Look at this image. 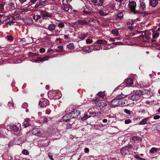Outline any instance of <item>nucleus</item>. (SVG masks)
Here are the masks:
<instances>
[{"label": "nucleus", "instance_id": "49", "mask_svg": "<svg viewBox=\"0 0 160 160\" xmlns=\"http://www.w3.org/2000/svg\"><path fill=\"white\" fill-rule=\"evenodd\" d=\"M58 26L60 28H62L64 26V24L62 22H60L58 23Z\"/></svg>", "mask_w": 160, "mask_h": 160}, {"label": "nucleus", "instance_id": "46", "mask_svg": "<svg viewBox=\"0 0 160 160\" xmlns=\"http://www.w3.org/2000/svg\"><path fill=\"white\" fill-rule=\"evenodd\" d=\"M123 14L122 12H119L117 14V16L118 18H121L123 16Z\"/></svg>", "mask_w": 160, "mask_h": 160}, {"label": "nucleus", "instance_id": "34", "mask_svg": "<svg viewBox=\"0 0 160 160\" xmlns=\"http://www.w3.org/2000/svg\"><path fill=\"white\" fill-rule=\"evenodd\" d=\"M132 139L134 141H141L142 140V139L141 138H140L139 137L137 136H134L132 137Z\"/></svg>", "mask_w": 160, "mask_h": 160}, {"label": "nucleus", "instance_id": "20", "mask_svg": "<svg viewBox=\"0 0 160 160\" xmlns=\"http://www.w3.org/2000/svg\"><path fill=\"white\" fill-rule=\"evenodd\" d=\"M11 130L15 132H17L19 130V128L16 125H13L11 127Z\"/></svg>", "mask_w": 160, "mask_h": 160}, {"label": "nucleus", "instance_id": "44", "mask_svg": "<svg viewBox=\"0 0 160 160\" xmlns=\"http://www.w3.org/2000/svg\"><path fill=\"white\" fill-rule=\"evenodd\" d=\"M99 101V99L98 98L94 99L92 100V102L95 103L96 104H96L98 103L99 102H98Z\"/></svg>", "mask_w": 160, "mask_h": 160}, {"label": "nucleus", "instance_id": "36", "mask_svg": "<svg viewBox=\"0 0 160 160\" xmlns=\"http://www.w3.org/2000/svg\"><path fill=\"white\" fill-rule=\"evenodd\" d=\"M41 18V16L39 15H34L33 16V18L36 20H37Z\"/></svg>", "mask_w": 160, "mask_h": 160}, {"label": "nucleus", "instance_id": "27", "mask_svg": "<svg viewBox=\"0 0 160 160\" xmlns=\"http://www.w3.org/2000/svg\"><path fill=\"white\" fill-rule=\"evenodd\" d=\"M107 41L105 40H99L97 41V44H104V43H107Z\"/></svg>", "mask_w": 160, "mask_h": 160}, {"label": "nucleus", "instance_id": "37", "mask_svg": "<svg viewBox=\"0 0 160 160\" xmlns=\"http://www.w3.org/2000/svg\"><path fill=\"white\" fill-rule=\"evenodd\" d=\"M98 13L101 15L102 16H105L108 15L107 14L105 13L102 10H100L99 11Z\"/></svg>", "mask_w": 160, "mask_h": 160}, {"label": "nucleus", "instance_id": "45", "mask_svg": "<svg viewBox=\"0 0 160 160\" xmlns=\"http://www.w3.org/2000/svg\"><path fill=\"white\" fill-rule=\"evenodd\" d=\"M34 60L36 62H38V61L42 62V58L40 57L37 58L36 59H34Z\"/></svg>", "mask_w": 160, "mask_h": 160}, {"label": "nucleus", "instance_id": "62", "mask_svg": "<svg viewBox=\"0 0 160 160\" xmlns=\"http://www.w3.org/2000/svg\"><path fill=\"white\" fill-rule=\"evenodd\" d=\"M84 151L85 153H88L89 152V149L87 148H84Z\"/></svg>", "mask_w": 160, "mask_h": 160}, {"label": "nucleus", "instance_id": "11", "mask_svg": "<svg viewBox=\"0 0 160 160\" xmlns=\"http://www.w3.org/2000/svg\"><path fill=\"white\" fill-rule=\"evenodd\" d=\"M92 2L97 5H101L103 3V0H92Z\"/></svg>", "mask_w": 160, "mask_h": 160}, {"label": "nucleus", "instance_id": "57", "mask_svg": "<svg viewBox=\"0 0 160 160\" xmlns=\"http://www.w3.org/2000/svg\"><path fill=\"white\" fill-rule=\"evenodd\" d=\"M36 54H37L36 53H32L31 52H29V56L31 57H33L34 56H35Z\"/></svg>", "mask_w": 160, "mask_h": 160}, {"label": "nucleus", "instance_id": "61", "mask_svg": "<svg viewBox=\"0 0 160 160\" xmlns=\"http://www.w3.org/2000/svg\"><path fill=\"white\" fill-rule=\"evenodd\" d=\"M51 112V110L49 109H48L46 111V113L48 114H49Z\"/></svg>", "mask_w": 160, "mask_h": 160}, {"label": "nucleus", "instance_id": "58", "mask_svg": "<svg viewBox=\"0 0 160 160\" xmlns=\"http://www.w3.org/2000/svg\"><path fill=\"white\" fill-rule=\"evenodd\" d=\"M48 122V119L46 117H44L43 118V120L42 122L44 123L45 122Z\"/></svg>", "mask_w": 160, "mask_h": 160}, {"label": "nucleus", "instance_id": "50", "mask_svg": "<svg viewBox=\"0 0 160 160\" xmlns=\"http://www.w3.org/2000/svg\"><path fill=\"white\" fill-rule=\"evenodd\" d=\"M131 122V120L130 119H126L124 121L125 123L126 124H128L130 123Z\"/></svg>", "mask_w": 160, "mask_h": 160}, {"label": "nucleus", "instance_id": "25", "mask_svg": "<svg viewBox=\"0 0 160 160\" xmlns=\"http://www.w3.org/2000/svg\"><path fill=\"white\" fill-rule=\"evenodd\" d=\"M83 14L85 15H88L90 16H92V12H91L87 11L86 10H84L83 11Z\"/></svg>", "mask_w": 160, "mask_h": 160}, {"label": "nucleus", "instance_id": "10", "mask_svg": "<svg viewBox=\"0 0 160 160\" xmlns=\"http://www.w3.org/2000/svg\"><path fill=\"white\" fill-rule=\"evenodd\" d=\"M119 105H123L127 103V101L126 99L122 98H119Z\"/></svg>", "mask_w": 160, "mask_h": 160}, {"label": "nucleus", "instance_id": "5", "mask_svg": "<svg viewBox=\"0 0 160 160\" xmlns=\"http://www.w3.org/2000/svg\"><path fill=\"white\" fill-rule=\"evenodd\" d=\"M107 104L106 103L103 102H99L96 104V106L99 107L101 109L103 110L105 109L107 106Z\"/></svg>", "mask_w": 160, "mask_h": 160}, {"label": "nucleus", "instance_id": "48", "mask_svg": "<svg viewBox=\"0 0 160 160\" xmlns=\"http://www.w3.org/2000/svg\"><path fill=\"white\" fill-rule=\"evenodd\" d=\"M6 38L8 40L10 41H12L13 39L12 37L11 36H7L6 37Z\"/></svg>", "mask_w": 160, "mask_h": 160}, {"label": "nucleus", "instance_id": "31", "mask_svg": "<svg viewBox=\"0 0 160 160\" xmlns=\"http://www.w3.org/2000/svg\"><path fill=\"white\" fill-rule=\"evenodd\" d=\"M82 50L84 52H91L92 51L89 47L83 48L82 49Z\"/></svg>", "mask_w": 160, "mask_h": 160}, {"label": "nucleus", "instance_id": "35", "mask_svg": "<svg viewBox=\"0 0 160 160\" xmlns=\"http://www.w3.org/2000/svg\"><path fill=\"white\" fill-rule=\"evenodd\" d=\"M157 148H155L153 147L151 148L150 151V152L153 153L157 152Z\"/></svg>", "mask_w": 160, "mask_h": 160}, {"label": "nucleus", "instance_id": "30", "mask_svg": "<svg viewBox=\"0 0 160 160\" xmlns=\"http://www.w3.org/2000/svg\"><path fill=\"white\" fill-rule=\"evenodd\" d=\"M140 8L143 10L146 9V5L145 3L144 2H142L140 4Z\"/></svg>", "mask_w": 160, "mask_h": 160}, {"label": "nucleus", "instance_id": "39", "mask_svg": "<svg viewBox=\"0 0 160 160\" xmlns=\"http://www.w3.org/2000/svg\"><path fill=\"white\" fill-rule=\"evenodd\" d=\"M90 117V115L88 116L87 114H85L84 117L82 118V119L83 121H84Z\"/></svg>", "mask_w": 160, "mask_h": 160}, {"label": "nucleus", "instance_id": "28", "mask_svg": "<svg viewBox=\"0 0 160 160\" xmlns=\"http://www.w3.org/2000/svg\"><path fill=\"white\" fill-rule=\"evenodd\" d=\"M98 95L99 98H103L105 95V93L102 92H100L98 93Z\"/></svg>", "mask_w": 160, "mask_h": 160}, {"label": "nucleus", "instance_id": "7", "mask_svg": "<svg viewBox=\"0 0 160 160\" xmlns=\"http://www.w3.org/2000/svg\"><path fill=\"white\" fill-rule=\"evenodd\" d=\"M40 12L41 16L43 18L51 17V15L49 13L45 11H41Z\"/></svg>", "mask_w": 160, "mask_h": 160}, {"label": "nucleus", "instance_id": "63", "mask_svg": "<svg viewBox=\"0 0 160 160\" xmlns=\"http://www.w3.org/2000/svg\"><path fill=\"white\" fill-rule=\"evenodd\" d=\"M40 52L41 53L44 52L45 51V49L44 48H42L39 50Z\"/></svg>", "mask_w": 160, "mask_h": 160}, {"label": "nucleus", "instance_id": "23", "mask_svg": "<svg viewBox=\"0 0 160 160\" xmlns=\"http://www.w3.org/2000/svg\"><path fill=\"white\" fill-rule=\"evenodd\" d=\"M55 25L54 24H50L48 27V29L50 31L53 30L55 29Z\"/></svg>", "mask_w": 160, "mask_h": 160}, {"label": "nucleus", "instance_id": "43", "mask_svg": "<svg viewBox=\"0 0 160 160\" xmlns=\"http://www.w3.org/2000/svg\"><path fill=\"white\" fill-rule=\"evenodd\" d=\"M50 58V57L49 56H46L42 58V62L48 60V59Z\"/></svg>", "mask_w": 160, "mask_h": 160}, {"label": "nucleus", "instance_id": "1", "mask_svg": "<svg viewBox=\"0 0 160 160\" xmlns=\"http://www.w3.org/2000/svg\"><path fill=\"white\" fill-rule=\"evenodd\" d=\"M49 103V101L47 99H43L42 101H40L39 102V105L41 107H45L48 105Z\"/></svg>", "mask_w": 160, "mask_h": 160}, {"label": "nucleus", "instance_id": "60", "mask_svg": "<svg viewBox=\"0 0 160 160\" xmlns=\"http://www.w3.org/2000/svg\"><path fill=\"white\" fill-rule=\"evenodd\" d=\"M37 0H30V2L31 4H34L35 3Z\"/></svg>", "mask_w": 160, "mask_h": 160}, {"label": "nucleus", "instance_id": "18", "mask_svg": "<svg viewBox=\"0 0 160 160\" xmlns=\"http://www.w3.org/2000/svg\"><path fill=\"white\" fill-rule=\"evenodd\" d=\"M44 2H40L38 3H37L35 6L34 7L35 8H42V6L44 5Z\"/></svg>", "mask_w": 160, "mask_h": 160}, {"label": "nucleus", "instance_id": "42", "mask_svg": "<svg viewBox=\"0 0 160 160\" xmlns=\"http://www.w3.org/2000/svg\"><path fill=\"white\" fill-rule=\"evenodd\" d=\"M22 153L24 155H28L29 154V152L27 150L24 149L22 151Z\"/></svg>", "mask_w": 160, "mask_h": 160}, {"label": "nucleus", "instance_id": "51", "mask_svg": "<svg viewBox=\"0 0 160 160\" xmlns=\"http://www.w3.org/2000/svg\"><path fill=\"white\" fill-rule=\"evenodd\" d=\"M4 4L3 3H2L0 4V9L1 11H2L4 10Z\"/></svg>", "mask_w": 160, "mask_h": 160}, {"label": "nucleus", "instance_id": "29", "mask_svg": "<svg viewBox=\"0 0 160 160\" xmlns=\"http://www.w3.org/2000/svg\"><path fill=\"white\" fill-rule=\"evenodd\" d=\"M152 95V94L151 93L150 91L149 90L148 92L145 95L144 97L145 98H149L151 97Z\"/></svg>", "mask_w": 160, "mask_h": 160}, {"label": "nucleus", "instance_id": "12", "mask_svg": "<svg viewBox=\"0 0 160 160\" xmlns=\"http://www.w3.org/2000/svg\"><path fill=\"white\" fill-rule=\"evenodd\" d=\"M158 1L157 0H150L149 3L150 5L153 7H155L157 5Z\"/></svg>", "mask_w": 160, "mask_h": 160}, {"label": "nucleus", "instance_id": "32", "mask_svg": "<svg viewBox=\"0 0 160 160\" xmlns=\"http://www.w3.org/2000/svg\"><path fill=\"white\" fill-rule=\"evenodd\" d=\"M67 47L69 49H73L74 48V46L73 43H71L68 45L67 46Z\"/></svg>", "mask_w": 160, "mask_h": 160}, {"label": "nucleus", "instance_id": "52", "mask_svg": "<svg viewBox=\"0 0 160 160\" xmlns=\"http://www.w3.org/2000/svg\"><path fill=\"white\" fill-rule=\"evenodd\" d=\"M48 157H49V158L51 160H54L53 157H52V153H49L48 154Z\"/></svg>", "mask_w": 160, "mask_h": 160}, {"label": "nucleus", "instance_id": "41", "mask_svg": "<svg viewBox=\"0 0 160 160\" xmlns=\"http://www.w3.org/2000/svg\"><path fill=\"white\" fill-rule=\"evenodd\" d=\"M58 48L59 49L58 50L56 49L57 51L58 52H60L62 51V50L63 48V47L62 46H58Z\"/></svg>", "mask_w": 160, "mask_h": 160}, {"label": "nucleus", "instance_id": "17", "mask_svg": "<svg viewBox=\"0 0 160 160\" xmlns=\"http://www.w3.org/2000/svg\"><path fill=\"white\" fill-rule=\"evenodd\" d=\"M32 133L33 135H38V134L41 133L40 131L37 128L33 129L32 130Z\"/></svg>", "mask_w": 160, "mask_h": 160}, {"label": "nucleus", "instance_id": "33", "mask_svg": "<svg viewBox=\"0 0 160 160\" xmlns=\"http://www.w3.org/2000/svg\"><path fill=\"white\" fill-rule=\"evenodd\" d=\"M8 10L10 9H13L14 8V4L12 2H10L8 4Z\"/></svg>", "mask_w": 160, "mask_h": 160}, {"label": "nucleus", "instance_id": "16", "mask_svg": "<svg viewBox=\"0 0 160 160\" xmlns=\"http://www.w3.org/2000/svg\"><path fill=\"white\" fill-rule=\"evenodd\" d=\"M30 121V119H27L24 122L23 126H24L25 128L29 126V122Z\"/></svg>", "mask_w": 160, "mask_h": 160}, {"label": "nucleus", "instance_id": "19", "mask_svg": "<svg viewBox=\"0 0 160 160\" xmlns=\"http://www.w3.org/2000/svg\"><path fill=\"white\" fill-rule=\"evenodd\" d=\"M149 118H146L143 119L139 122V125H145L147 123V122Z\"/></svg>", "mask_w": 160, "mask_h": 160}, {"label": "nucleus", "instance_id": "9", "mask_svg": "<svg viewBox=\"0 0 160 160\" xmlns=\"http://www.w3.org/2000/svg\"><path fill=\"white\" fill-rule=\"evenodd\" d=\"M71 114L70 113L67 114L65 115L63 117V119L66 122H69L70 119L72 118L71 116Z\"/></svg>", "mask_w": 160, "mask_h": 160}, {"label": "nucleus", "instance_id": "55", "mask_svg": "<svg viewBox=\"0 0 160 160\" xmlns=\"http://www.w3.org/2000/svg\"><path fill=\"white\" fill-rule=\"evenodd\" d=\"M72 125L70 123H67L66 124V128L67 129H68L71 128Z\"/></svg>", "mask_w": 160, "mask_h": 160}, {"label": "nucleus", "instance_id": "22", "mask_svg": "<svg viewBox=\"0 0 160 160\" xmlns=\"http://www.w3.org/2000/svg\"><path fill=\"white\" fill-rule=\"evenodd\" d=\"M93 50H99L102 49V46L101 45H94L92 46Z\"/></svg>", "mask_w": 160, "mask_h": 160}, {"label": "nucleus", "instance_id": "8", "mask_svg": "<svg viewBox=\"0 0 160 160\" xmlns=\"http://www.w3.org/2000/svg\"><path fill=\"white\" fill-rule=\"evenodd\" d=\"M128 152V148L127 146L122 148L121 149V152L122 155H126Z\"/></svg>", "mask_w": 160, "mask_h": 160}, {"label": "nucleus", "instance_id": "24", "mask_svg": "<svg viewBox=\"0 0 160 160\" xmlns=\"http://www.w3.org/2000/svg\"><path fill=\"white\" fill-rule=\"evenodd\" d=\"M111 33L114 36H117L119 34V32L116 29H113L111 31Z\"/></svg>", "mask_w": 160, "mask_h": 160}, {"label": "nucleus", "instance_id": "54", "mask_svg": "<svg viewBox=\"0 0 160 160\" xmlns=\"http://www.w3.org/2000/svg\"><path fill=\"white\" fill-rule=\"evenodd\" d=\"M156 130L158 132H160V126L158 125L156 127Z\"/></svg>", "mask_w": 160, "mask_h": 160}, {"label": "nucleus", "instance_id": "26", "mask_svg": "<svg viewBox=\"0 0 160 160\" xmlns=\"http://www.w3.org/2000/svg\"><path fill=\"white\" fill-rule=\"evenodd\" d=\"M148 91L149 90H148L146 89H142V90H139V91L141 93H140L141 95L142 94V95L144 96L146 93L148 92Z\"/></svg>", "mask_w": 160, "mask_h": 160}, {"label": "nucleus", "instance_id": "21", "mask_svg": "<svg viewBox=\"0 0 160 160\" xmlns=\"http://www.w3.org/2000/svg\"><path fill=\"white\" fill-rule=\"evenodd\" d=\"M126 83L128 85H131L133 84V80L131 78H128L126 80Z\"/></svg>", "mask_w": 160, "mask_h": 160}, {"label": "nucleus", "instance_id": "59", "mask_svg": "<svg viewBox=\"0 0 160 160\" xmlns=\"http://www.w3.org/2000/svg\"><path fill=\"white\" fill-rule=\"evenodd\" d=\"M63 4H68V0H62Z\"/></svg>", "mask_w": 160, "mask_h": 160}, {"label": "nucleus", "instance_id": "47", "mask_svg": "<svg viewBox=\"0 0 160 160\" xmlns=\"http://www.w3.org/2000/svg\"><path fill=\"white\" fill-rule=\"evenodd\" d=\"M124 112L127 114L129 115H130L131 114V112L130 110H128L127 109H124Z\"/></svg>", "mask_w": 160, "mask_h": 160}, {"label": "nucleus", "instance_id": "14", "mask_svg": "<svg viewBox=\"0 0 160 160\" xmlns=\"http://www.w3.org/2000/svg\"><path fill=\"white\" fill-rule=\"evenodd\" d=\"M88 33H81L78 36V38L81 40H83L88 36Z\"/></svg>", "mask_w": 160, "mask_h": 160}, {"label": "nucleus", "instance_id": "4", "mask_svg": "<svg viewBox=\"0 0 160 160\" xmlns=\"http://www.w3.org/2000/svg\"><path fill=\"white\" fill-rule=\"evenodd\" d=\"M71 114V116L72 118H76L79 115L80 112L78 110H75L70 113Z\"/></svg>", "mask_w": 160, "mask_h": 160}, {"label": "nucleus", "instance_id": "6", "mask_svg": "<svg viewBox=\"0 0 160 160\" xmlns=\"http://www.w3.org/2000/svg\"><path fill=\"white\" fill-rule=\"evenodd\" d=\"M128 6L129 8L132 11H134L136 7V3L133 1L130 2L128 4Z\"/></svg>", "mask_w": 160, "mask_h": 160}, {"label": "nucleus", "instance_id": "64", "mask_svg": "<svg viewBox=\"0 0 160 160\" xmlns=\"http://www.w3.org/2000/svg\"><path fill=\"white\" fill-rule=\"evenodd\" d=\"M53 50L52 49H48L47 51V52L48 53H52L53 52Z\"/></svg>", "mask_w": 160, "mask_h": 160}, {"label": "nucleus", "instance_id": "13", "mask_svg": "<svg viewBox=\"0 0 160 160\" xmlns=\"http://www.w3.org/2000/svg\"><path fill=\"white\" fill-rule=\"evenodd\" d=\"M62 9L64 10L65 12H68L70 8L68 4H63V6L62 7Z\"/></svg>", "mask_w": 160, "mask_h": 160}, {"label": "nucleus", "instance_id": "56", "mask_svg": "<svg viewBox=\"0 0 160 160\" xmlns=\"http://www.w3.org/2000/svg\"><path fill=\"white\" fill-rule=\"evenodd\" d=\"M28 106V104L27 103H24L22 105V107L24 108H26Z\"/></svg>", "mask_w": 160, "mask_h": 160}, {"label": "nucleus", "instance_id": "38", "mask_svg": "<svg viewBox=\"0 0 160 160\" xmlns=\"http://www.w3.org/2000/svg\"><path fill=\"white\" fill-rule=\"evenodd\" d=\"M86 43L88 44H91L93 42V41L92 39L89 38L86 39Z\"/></svg>", "mask_w": 160, "mask_h": 160}, {"label": "nucleus", "instance_id": "3", "mask_svg": "<svg viewBox=\"0 0 160 160\" xmlns=\"http://www.w3.org/2000/svg\"><path fill=\"white\" fill-rule=\"evenodd\" d=\"M111 104L113 107L119 106V98L116 97L113 99L111 102Z\"/></svg>", "mask_w": 160, "mask_h": 160}, {"label": "nucleus", "instance_id": "53", "mask_svg": "<svg viewBox=\"0 0 160 160\" xmlns=\"http://www.w3.org/2000/svg\"><path fill=\"white\" fill-rule=\"evenodd\" d=\"M160 118V116L159 115H156L153 117V119L155 120L158 119Z\"/></svg>", "mask_w": 160, "mask_h": 160}, {"label": "nucleus", "instance_id": "40", "mask_svg": "<svg viewBox=\"0 0 160 160\" xmlns=\"http://www.w3.org/2000/svg\"><path fill=\"white\" fill-rule=\"evenodd\" d=\"M159 33H156L152 35L153 38L155 39L158 38L159 36Z\"/></svg>", "mask_w": 160, "mask_h": 160}, {"label": "nucleus", "instance_id": "2", "mask_svg": "<svg viewBox=\"0 0 160 160\" xmlns=\"http://www.w3.org/2000/svg\"><path fill=\"white\" fill-rule=\"evenodd\" d=\"M141 97V94L138 92H136L135 94L131 96L130 99L133 101H135L139 99Z\"/></svg>", "mask_w": 160, "mask_h": 160}, {"label": "nucleus", "instance_id": "15", "mask_svg": "<svg viewBox=\"0 0 160 160\" xmlns=\"http://www.w3.org/2000/svg\"><path fill=\"white\" fill-rule=\"evenodd\" d=\"M93 116L98 118H101L102 116V113L100 112H93Z\"/></svg>", "mask_w": 160, "mask_h": 160}]
</instances>
